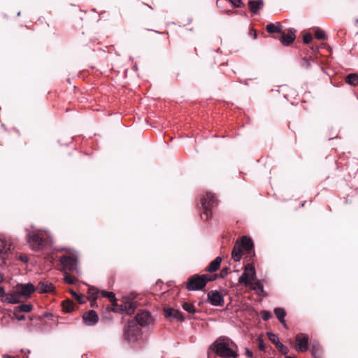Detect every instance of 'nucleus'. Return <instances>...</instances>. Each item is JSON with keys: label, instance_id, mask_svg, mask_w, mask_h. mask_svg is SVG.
Wrapping results in <instances>:
<instances>
[{"label": "nucleus", "instance_id": "nucleus-19", "mask_svg": "<svg viewBox=\"0 0 358 358\" xmlns=\"http://www.w3.org/2000/svg\"><path fill=\"white\" fill-rule=\"evenodd\" d=\"M264 6V1L263 0H258V1H250L248 2V6L250 10V11L256 14L260 10L263 8Z\"/></svg>", "mask_w": 358, "mask_h": 358}, {"label": "nucleus", "instance_id": "nucleus-6", "mask_svg": "<svg viewBox=\"0 0 358 358\" xmlns=\"http://www.w3.org/2000/svg\"><path fill=\"white\" fill-rule=\"evenodd\" d=\"M28 242L33 250H41L45 243V240L36 233H29L27 235Z\"/></svg>", "mask_w": 358, "mask_h": 358}, {"label": "nucleus", "instance_id": "nucleus-29", "mask_svg": "<svg viewBox=\"0 0 358 358\" xmlns=\"http://www.w3.org/2000/svg\"><path fill=\"white\" fill-rule=\"evenodd\" d=\"M73 303L71 301L63 302V309L64 311L69 313L73 310Z\"/></svg>", "mask_w": 358, "mask_h": 358}, {"label": "nucleus", "instance_id": "nucleus-4", "mask_svg": "<svg viewBox=\"0 0 358 358\" xmlns=\"http://www.w3.org/2000/svg\"><path fill=\"white\" fill-rule=\"evenodd\" d=\"M256 279V271L252 264H248L245 268L243 274L238 278V284L244 285L248 287Z\"/></svg>", "mask_w": 358, "mask_h": 358}, {"label": "nucleus", "instance_id": "nucleus-26", "mask_svg": "<svg viewBox=\"0 0 358 358\" xmlns=\"http://www.w3.org/2000/svg\"><path fill=\"white\" fill-rule=\"evenodd\" d=\"M101 295L104 297L109 298L112 306L117 305V299L115 296V294L113 292H107V291H102Z\"/></svg>", "mask_w": 358, "mask_h": 358}, {"label": "nucleus", "instance_id": "nucleus-25", "mask_svg": "<svg viewBox=\"0 0 358 358\" xmlns=\"http://www.w3.org/2000/svg\"><path fill=\"white\" fill-rule=\"evenodd\" d=\"M345 82L351 85L356 86L358 85V74L357 73H350L345 78Z\"/></svg>", "mask_w": 358, "mask_h": 358}, {"label": "nucleus", "instance_id": "nucleus-43", "mask_svg": "<svg viewBox=\"0 0 358 358\" xmlns=\"http://www.w3.org/2000/svg\"><path fill=\"white\" fill-rule=\"evenodd\" d=\"M71 294L72 296H73L76 299H80V298L83 297V295L78 294L76 292L73 290H70Z\"/></svg>", "mask_w": 358, "mask_h": 358}, {"label": "nucleus", "instance_id": "nucleus-30", "mask_svg": "<svg viewBox=\"0 0 358 358\" xmlns=\"http://www.w3.org/2000/svg\"><path fill=\"white\" fill-rule=\"evenodd\" d=\"M183 309L189 313H194L196 312V309L192 304L188 303H184L182 305Z\"/></svg>", "mask_w": 358, "mask_h": 358}, {"label": "nucleus", "instance_id": "nucleus-2", "mask_svg": "<svg viewBox=\"0 0 358 358\" xmlns=\"http://www.w3.org/2000/svg\"><path fill=\"white\" fill-rule=\"evenodd\" d=\"M201 204L203 207V212L201 214V217L203 220H208L212 216L211 208L217 204V201L212 193H206L202 201Z\"/></svg>", "mask_w": 358, "mask_h": 358}, {"label": "nucleus", "instance_id": "nucleus-41", "mask_svg": "<svg viewBox=\"0 0 358 358\" xmlns=\"http://www.w3.org/2000/svg\"><path fill=\"white\" fill-rule=\"evenodd\" d=\"M6 296V292L3 287H0V299L3 301V299Z\"/></svg>", "mask_w": 358, "mask_h": 358}, {"label": "nucleus", "instance_id": "nucleus-17", "mask_svg": "<svg viewBox=\"0 0 358 358\" xmlns=\"http://www.w3.org/2000/svg\"><path fill=\"white\" fill-rule=\"evenodd\" d=\"M295 38L296 36L294 31H293L292 30H289L287 33L282 34V36L280 38V41L284 45H289L294 41Z\"/></svg>", "mask_w": 358, "mask_h": 358}, {"label": "nucleus", "instance_id": "nucleus-51", "mask_svg": "<svg viewBox=\"0 0 358 358\" xmlns=\"http://www.w3.org/2000/svg\"><path fill=\"white\" fill-rule=\"evenodd\" d=\"M286 358H294V357H291V356H287Z\"/></svg>", "mask_w": 358, "mask_h": 358}, {"label": "nucleus", "instance_id": "nucleus-14", "mask_svg": "<svg viewBox=\"0 0 358 358\" xmlns=\"http://www.w3.org/2000/svg\"><path fill=\"white\" fill-rule=\"evenodd\" d=\"M85 323L87 325H94L99 320V317L95 311L90 310L83 316Z\"/></svg>", "mask_w": 358, "mask_h": 358}, {"label": "nucleus", "instance_id": "nucleus-15", "mask_svg": "<svg viewBox=\"0 0 358 358\" xmlns=\"http://www.w3.org/2000/svg\"><path fill=\"white\" fill-rule=\"evenodd\" d=\"M20 301V296L17 290L6 294L5 298L3 299V302H6L8 303H18Z\"/></svg>", "mask_w": 358, "mask_h": 358}, {"label": "nucleus", "instance_id": "nucleus-44", "mask_svg": "<svg viewBox=\"0 0 358 358\" xmlns=\"http://www.w3.org/2000/svg\"><path fill=\"white\" fill-rule=\"evenodd\" d=\"M317 354H319V349H316L315 347L312 349V355L313 357H316Z\"/></svg>", "mask_w": 358, "mask_h": 358}, {"label": "nucleus", "instance_id": "nucleus-24", "mask_svg": "<svg viewBox=\"0 0 358 358\" xmlns=\"http://www.w3.org/2000/svg\"><path fill=\"white\" fill-rule=\"evenodd\" d=\"M221 262L222 258L220 257H217L213 262H210V264L207 268V271L208 272L216 271L220 268Z\"/></svg>", "mask_w": 358, "mask_h": 358}, {"label": "nucleus", "instance_id": "nucleus-22", "mask_svg": "<svg viewBox=\"0 0 358 358\" xmlns=\"http://www.w3.org/2000/svg\"><path fill=\"white\" fill-rule=\"evenodd\" d=\"M274 313L280 322L283 324L285 328H287V324L285 322V317L286 315L285 310L282 308H275L274 310Z\"/></svg>", "mask_w": 358, "mask_h": 358}, {"label": "nucleus", "instance_id": "nucleus-37", "mask_svg": "<svg viewBox=\"0 0 358 358\" xmlns=\"http://www.w3.org/2000/svg\"><path fill=\"white\" fill-rule=\"evenodd\" d=\"M21 313L15 309L14 310V315L17 320H24L25 319V317Z\"/></svg>", "mask_w": 358, "mask_h": 358}, {"label": "nucleus", "instance_id": "nucleus-18", "mask_svg": "<svg viewBox=\"0 0 358 358\" xmlns=\"http://www.w3.org/2000/svg\"><path fill=\"white\" fill-rule=\"evenodd\" d=\"M231 257L235 262L240 261L242 257V249L238 241H237L234 246Z\"/></svg>", "mask_w": 358, "mask_h": 358}, {"label": "nucleus", "instance_id": "nucleus-9", "mask_svg": "<svg viewBox=\"0 0 358 358\" xmlns=\"http://www.w3.org/2000/svg\"><path fill=\"white\" fill-rule=\"evenodd\" d=\"M308 336L304 334H299L296 336V350L299 352H306L308 350Z\"/></svg>", "mask_w": 358, "mask_h": 358}, {"label": "nucleus", "instance_id": "nucleus-38", "mask_svg": "<svg viewBox=\"0 0 358 358\" xmlns=\"http://www.w3.org/2000/svg\"><path fill=\"white\" fill-rule=\"evenodd\" d=\"M313 39L312 35L309 33L303 35V41L305 43H309Z\"/></svg>", "mask_w": 358, "mask_h": 358}, {"label": "nucleus", "instance_id": "nucleus-39", "mask_svg": "<svg viewBox=\"0 0 358 358\" xmlns=\"http://www.w3.org/2000/svg\"><path fill=\"white\" fill-rule=\"evenodd\" d=\"M262 319L264 320H268L271 317V313L267 310H263L261 313Z\"/></svg>", "mask_w": 358, "mask_h": 358}, {"label": "nucleus", "instance_id": "nucleus-8", "mask_svg": "<svg viewBox=\"0 0 358 358\" xmlns=\"http://www.w3.org/2000/svg\"><path fill=\"white\" fill-rule=\"evenodd\" d=\"M12 243L10 241L6 238L4 236H0V262L5 259V256L11 250Z\"/></svg>", "mask_w": 358, "mask_h": 358}, {"label": "nucleus", "instance_id": "nucleus-40", "mask_svg": "<svg viewBox=\"0 0 358 358\" xmlns=\"http://www.w3.org/2000/svg\"><path fill=\"white\" fill-rule=\"evenodd\" d=\"M17 259L19 260H20L21 262H24V263H27L29 261V258H28V257H27V255L26 254H20L17 257Z\"/></svg>", "mask_w": 358, "mask_h": 358}, {"label": "nucleus", "instance_id": "nucleus-33", "mask_svg": "<svg viewBox=\"0 0 358 358\" xmlns=\"http://www.w3.org/2000/svg\"><path fill=\"white\" fill-rule=\"evenodd\" d=\"M315 36L316 38L320 40H324L326 38V34L322 29H317L315 32Z\"/></svg>", "mask_w": 358, "mask_h": 358}, {"label": "nucleus", "instance_id": "nucleus-3", "mask_svg": "<svg viewBox=\"0 0 358 358\" xmlns=\"http://www.w3.org/2000/svg\"><path fill=\"white\" fill-rule=\"evenodd\" d=\"M213 351L222 357H234L236 352L229 348V343L217 340L213 344Z\"/></svg>", "mask_w": 358, "mask_h": 358}, {"label": "nucleus", "instance_id": "nucleus-45", "mask_svg": "<svg viewBox=\"0 0 358 358\" xmlns=\"http://www.w3.org/2000/svg\"><path fill=\"white\" fill-rule=\"evenodd\" d=\"M251 34H252V36H253V38H254L255 39V38H257V32H256V31H255V30H252V31H251Z\"/></svg>", "mask_w": 358, "mask_h": 358}, {"label": "nucleus", "instance_id": "nucleus-42", "mask_svg": "<svg viewBox=\"0 0 358 358\" xmlns=\"http://www.w3.org/2000/svg\"><path fill=\"white\" fill-rule=\"evenodd\" d=\"M220 276H221L222 278L225 277V276L228 274V269H227V268H222V269L221 270V271H220Z\"/></svg>", "mask_w": 358, "mask_h": 358}, {"label": "nucleus", "instance_id": "nucleus-35", "mask_svg": "<svg viewBox=\"0 0 358 358\" xmlns=\"http://www.w3.org/2000/svg\"><path fill=\"white\" fill-rule=\"evenodd\" d=\"M268 337L269 340L275 344V346H276V343L280 342L278 341V336L273 333H268Z\"/></svg>", "mask_w": 358, "mask_h": 358}, {"label": "nucleus", "instance_id": "nucleus-5", "mask_svg": "<svg viewBox=\"0 0 358 358\" xmlns=\"http://www.w3.org/2000/svg\"><path fill=\"white\" fill-rule=\"evenodd\" d=\"M210 280L206 275L193 276L189 280L187 288L189 290L202 289Z\"/></svg>", "mask_w": 358, "mask_h": 358}, {"label": "nucleus", "instance_id": "nucleus-31", "mask_svg": "<svg viewBox=\"0 0 358 358\" xmlns=\"http://www.w3.org/2000/svg\"><path fill=\"white\" fill-rule=\"evenodd\" d=\"M175 311H176V309H174L173 308H169V307L165 308L164 309V313L165 317L172 318Z\"/></svg>", "mask_w": 358, "mask_h": 358}, {"label": "nucleus", "instance_id": "nucleus-12", "mask_svg": "<svg viewBox=\"0 0 358 358\" xmlns=\"http://www.w3.org/2000/svg\"><path fill=\"white\" fill-rule=\"evenodd\" d=\"M20 296H29L35 290V287L31 283L20 285L17 288Z\"/></svg>", "mask_w": 358, "mask_h": 358}, {"label": "nucleus", "instance_id": "nucleus-28", "mask_svg": "<svg viewBox=\"0 0 358 358\" xmlns=\"http://www.w3.org/2000/svg\"><path fill=\"white\" fill-rule=\"evenodd\" d=\"M64 280L65 282L69 285H73L76 283L77 280L75 277L72 276L71 275L66 272L64 275Z\"/></svg>", "mask_w": 358, "mask_h": 358}, {"label": "nucleus", "instance_id": "nucleus-23", "mask_svg": "<svg viewBox=\"0 0 358 358\" xmlns=\"http://www.w3.org/2000/svg\"><path fill=\"white\" fill-rule=\"evenodd\" d=\"M266 30L270 34L282 33V26L280 24H268L266 27Z\"/></svg>", "mask_w": 358, "mask_h": 358}, {"label": "nucleus", "instance_id": "nucleus-7", "mask_svg": "<svg viewBox=\"0 0 358 358\" xmlns=\"http://www.w3.org/2000/svg\"><path fill=\"white\" fill-rule=\"evenodd\" d=\"M112 306L113 311L125 313L127 315L133 314L136 308L135 303L129 301H123L120 304L117 303V305Z\"/></svg>", "mask_w": 358, "mask_h": 358}, {"label": "nucleus", "instance_id": "nucleus-27", "mask_svg": "<svg viewBox=\"0 0 358 358\" xmlns=\"http://www.w3.org/2000/svg\"><path fill=\"white\" fill-rule=\"evenodd\" d=\"M33 308V306L31 304H21L17 306L15 309L20 312L29 313Z\"/></svg>", "mask_w": 358, "mask_h": 358}, {"label": "nucleus", "instance_id": "nucleus-48", "mask_svg": "<svg viewBox=\"0 0 358 358\" xmlns=\"http://www.w3.org/2000/svg\"><path fill=\"white\" fill-rule=\"evenodd\" d=\"M259 348L260 350H264L263 343H262V341H261V340L259 341Z\"/></svg>", "mask_w": 358, "mask_h": 358}, {"label": "nucleus", "instance_id": "nucleus-11", "mask_svg": "<svg viewBox=\"0 0 358 358\" xmlns=\"http://www.w3.org/2000/svg\"><path fill=\"white\" fill-rule=\"evenodd\" d=\"M136 320L142 327L150 324L152 321L150 314L147 311H143L138 313L136 317Z\"/></svg>", "mask_w": 358, "mask_h": 358}, {"label": "nucleus", "instance_id": "nucleus-21", "mask_svg": "<svg viewBox=\"0 0 358 358\" xmlns=\"http://www.w3.org/2000/svg\"><path fill=\"white\" fill-rule=\"evenodd\" d=\"M99 290L94 287H90L88 289V299L91 301V306L94 307L96 300L98 297Z\"/></svg>", "mask_w": 358, "mask_h": 358}, {"label": "nucleus", "instance_id": "nucleus-36", "mask_svg": "<svg viewBox=\"0 0 358 358\" xmlns=\"http://www.w3.org/2000/svg\"><path fill=\"white\" fill-rule=\"evenodd\" d=\"M229 1L236 8H241L243 5V3L242 0H229Z\"/></svg>", "mask_w": 358, "mask_h": 358}, {"label": "nucleus", "instance_id": "nucleus-49", "mask_svg": "<svg viewBox=\"0 0 358 358\" xmlns=\"http://www.w3.org/2000/svg\"><path fill=\"white\" fill-rule=\"evenodd\" d=\"M2 358H15V357L5 354V355H2Z\"/></svg>", "mask_w": 358, "mask_h": 358}, {"label": "nucleus", "instance_id": "nucleus-46", "mask_svg": "<svg viewBox=\"0 0 358 358\" xmlns=\"http://www.w3.org/2000/svg\"><path fill=\"white\" fill-rule=\"evenodd\" d=\"M246 355L250 357H252V352L250 351L248 349H246Z\"/></svg>", "mask_w": 358, "mask_h": 358}, {"label": "nucleus", "instance_id": "nucleus-13", "mask_svg": "<svg viewBox=\"0 0 358 358\" xmlns=\"http://www.w3.org/2000/svg\"><path fill=\"white\" fill-rule=\"evenodd\" d=\"M55 287L52 283L48 281H41L36 286V290L41 294L53 292Z\"/></svg>", "mask_w": 358, "mask_h": 358}, {"label": "nucleus", "instance_id": "nucleus-32", "mask_svg": "<svg viewBox=\"0 0 358 358\" xmlns=\"http://www.w3.org/2000/svg\"><path fill=\"white\" fill-rule=\"evenodd\" d=\"M280 351L282 354L283 355H287L289 352V349L287 348V347H286L285 345H284L283 344H282L280 342H278L276 343V346H275Z\"/></svg>", "mask_w": 358, "mask_h": 358}, {"label": "nucleus", "instance_id": "nucleus-16", "mask_svg": "<svg viewBox=\"0 0 358 358\" xmlns=\"http://www.w3.org/2000/svg\"><path fill=\"white\" fill-rule=\"evenodd\" d=\"M238 242L241 244V249L244 250L248 253H250L253 249V243L250 238L243 236Z\"/></svg>", "mask_w": 358, "mask_h": 358}, {"label": "nucleus", "instance_id": "nucleus-34", "mask_svg": "<svg viewBox=\"0 0 358 358\" xmlns=\"http://www.w3.org/2000/svg\"><path fill=\"white\" fill-rule=\"evenodd\" d=\"M172 318L178 321H183L185 319L184 317L182 316V313L178 310H176Z\"/></svg>", "mask_w": 358, "mask_h": 358}, {"label": "nucleus", "instance_id": "nucleus-20", "mask_svg": "<svg viewBox=\"0 0 358 358\" xmlns=\"http://www.w3.org/2000/svg\"><path fill=\"white\" fill-rule=\"evenodd\" d=\"M248 287H250V289L255 290L257 294L260 296H264V287L260 280H255Z\"/></svg>", "mask_w": 358, "mask_h": 358}, {"label": "nucleus", "instance_id": "nucleus-47", "mask_svg": "<svg viewBox=\"0 0 358 358\" xmlns=\"http://www.w3.org/2000/svg\"><path fill=\"white\" fill-rule=\"evenodd\" d=\"M80 303H85V296H83V297L80 298V299H77Z\"/></svg>", "mask_w": 358, "mask_h": 358}, {"label": "nucleus", "instance_id": "nucleus-50", "mask_svg": "<svg viewBox=\"0 0 358 358\" xmlns=\"http://www.w3.org/2000/svg\"><path fill=\"white\" fill-rule=\"evenodd\" d=\"M3 280V275L0 274V282H2Z\"/></svg>", "mask_w": 358, "mask_h": 358}, {"label": "nucleus", "instance_id": "nucleus-10", "mask_svg": "<svg viewBox=\"0 0 358 358\" xmlns=\"http://www.w3.org/2000/svg\"><path fill=\"white\" fill-rule=\"evenodd\" d=\"M208 298L213 306H221L224 302L222 294L217 290H213L208 292Z\"/></svg>", "mask_w": 358, "mask_h": 358}, {"label": "nucleus", "instance_id": "nucleus-1", "mask_svg": "<svg viewBox=\"0 0 358 358\" xmlns=\"http://www.w3.org/2000/svg\"><path fill=\"white\" fill-rule=\"evenodd\" d=\"M59 261L63 271L80 273L78 265V255L76 251L69 250L66 255L59 258Z\"/></svg>", "mask_w": 358, "mask_h": 358}]
</instances>
